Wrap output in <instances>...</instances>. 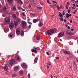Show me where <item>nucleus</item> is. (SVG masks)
Returning a JSON list of instances; mask_svg holds the SVG:
<instances>
[{
	"label": "nucleus",
	"mask_w": 78,
	"mask_h": 78,
	"mask_svg": "<svg viewBox=\"0 0 78 78\" xmlns=\"http://www.w3.org/2000/svg\"><path fill=\"white\" fill-rule=\"evenodd\" d=\"M56 59H59V57H56Z\"/></svg>",
	"instance_id": "nucleus-53"
},
{
	"label": "nucleus",
	"mask_w": 78,
	"mask_h": 78,
	"mask_svg": "<svg viewBox=\"0 0 78 78\" xmlns=\"http://www.w3.org/2000/svg\"><path fill=\"white\" fill-rule=\"evenodd\" d=\"M22 11H25V9H22Z\"/></svg>",
	"instance_id": "nucleus-56"
},
{
	"label": "nucleus",
	"mask_w": 78,
	"mask_h": 78,
	"mask_svg": "<svg viewBox=\"0 0 78 78\" xmlns=\"http://www.w3.org/2000/svg\"><path fill=\"white\" fill-rule=\"evenodd\" d=\"M28 78H30V74H28Z\"/></svg>",
	"instance_id": "nucleus-50"
},
{
	"label": "nucleus",
	"mask_w": 78,
	"mask_h": 78,
	"mask_svg": "<svg viewBox=\"0 0 78 78\" xmlns=\"http://www.w3.org/2000/svg\"><path fill=\"white\" fill-rule=\"evenodd\" d=\"M69 58H73V55H72L71 54H70L69 55Z\"/></svg>",
	"instance_id": "nucleus-32"
},
{
	"label": "nucleus",
	"mask_w": 78,
	"mask_h": 78,
	"mask_svg": "<svg viewBox=\"0 0 78 78\" xmlns=\"http://www.w3.org/2000/svg\"><path fill=\"white\" fill-rule=\"evenodd\" d=\"M22 66L23 67V68H27V65H26V64L24 63L22 65Z\"/></svg>",
	"instance_id": "nucleus-17"
},
{
	"label": "nucleus",
	"mask_w": 78,
	"mask_h": 78,
	"mask_svg": "<svg viewBox=\"0 0 78 78\" xmlns=\"http://www.w3.org/2000/svg\"><path fill=\"white\" fill-rule=\"evenodd\" d=\"M66 18H69V17H71L72 16V14H69L68 13H66L65 15Z\"/></svg>",
	"instance_id": "nucleus-10"
},
{
	"label": "nucleus",
	"mask_w": 78,
	"mask_h": 78,
	"mask_svg": "<svg viewBox=\"0 0 78 78\" xmlns=\"http://www.w3.org/2000/svg\"><path fill=\"white\" fill-rule=\"evenodd\" d=\"M34 49H36L37 50H40V48H39V47H38L37 48H34Z\"/></svg>",
	"instance_id": "nucleus-30"
},
{
	"label": "nucleus",
	"mask_w": 78,
	"mask_h": 78,
	"mask_svg": "<svg viewBox=\"0 0 78 78\" xmlns=\"http://www.w3.org/2000/svg\"><path fill=\"white\" fill-rule=\"evenodd\" d=\"M69 1L67 2L66 3V5H68V4H69Z\"/></svg>",
	"instance_id": "nucleus-49"
},
{
	"label": "nucleus",
	"mask_w": 78,
	"mask_h": 78,
	"mask_svg": "<svg viewBox=\"0 0 78 78\" xmlns=\"http://www.w3.org/2000/svg\"><path fill=\"white\" fill-rule=\"evenodd\" d=\"M9 27L10 29H12L14 27V26L12 25L11 24H10L9 26Z\"/></svg>",
	"instance_id": "nucleus-19"
},
{
	"label": "nucleus",
	"mask_w": 78,
	"mask_h": 78,
	"mask_svg": "<svg viewBox=\"0 0 78 78\" xmlns=\"http://www.w3.org/2000/svg\"><path fill=\"white\" fill-rule=\"evenodd\" d=\"M22 15L23 16H25V13H22Z\"/></svg>",
	"instance_id": "nucleus-41"
},
{
	"label": "nucleus",
	"mask_w": 78,
	"mask_h": 78,
	"mask_svg": "<svg viewBox=\"0 0 78 78\" xmlns=\"http://www.w3.org/2000/svg\"><path fill=\"white\" fill-rule=\"evenodd\" d=\"M7 9V8L6 7H5L4 9L3 10H6Z\"/></svg>",
	"instance_id": "nucleus-47"
},
{
	"label": "nucleus",
	"mask_w": 78,
	"mask_h": 78,
	"mask_svg": "<svg viewBox=\"0 0 78 78\" xmlns=\"http://www.w3.org/2000/svg\"><path fill=\"white\" fill-rule=\"evenodd\" d=\"M14 23L15 27H17L18 25V22L16 21H14Z\"/></svg>",
	"instance_id": "nucleus-18"
},
{
	"label": "nucleus",
	"mask_w": 78,
	"mask_h": 78,
	"mask_svg": "<svg viewBox=\"0 0 78 78\" xmlns=\"http://www.w3.org/2000/svg\"><path fill=\"white\" fill-rule=\"evenodd\" d=\"M19 69V67L18 66H16L14 68V71H17Z\"/></svg>",
	"instance_id": "nucleus-13"
},
{
	"label": "nucleus",
	"mask_w": 78,
	"mask_h": 78,
	"mask_svg": "<svg viewBox=\"0 0 78 78\" xmlns=\"http://www.w3.org/2000/svg\"><path fill=\"white\" fill-rule=\"evenodd\" d=\"M31 26L30 25H29L28 26V28H29L30 29L31 28Z\"/></svg>",
	"instance_id": "nucleus-43"
},
{
	"label": "nucleus",
	"mask_w": 78,
	"mask_h": 78,
	"mask_svg": "<svg viewBox=\"0 0 78 78\" xmlns=\"http://www.w3.org/2000/svg\"><path fill=\"white\" fill-rule=\"evenodd\" d=\"M17 2L18 3H19L20 5H23V2L21 1V0H17Z\"/></svg>",
	"instance_id": "nucleus-14"
},
{
	"label": "nucleus",
	"mask_w": 78,
	"mask_h": 78,
	"mask_svg": "<svg viewBox=\"0 0 78 78\" xmlns=\"http://www.w3.org/2000/svg\"><path fill=\"white\" fill-rule=\"evenodd\" d=\"M16 62V60L14 59L11 60L9 62V65L10 66H13Z\"/></svg>",
	"instance_id": "nucleus-4"
},
{
	"label": "nucleus",
	"mask_w": 78,
	"mask_h": 78,
	"mask_svg": "<svg viewBox=\"0 0 78 78\" xmlns=\"http://www.w3.org/2000/svg\"><path fill=\"white\" fill-rule=\"evenodd\" d=\"M15 58L16 59L17 61H19L20 60V58L18 56H16L15 57Z\"/></svg>",
	"instance_id": "nucleus-20"
},
{
	"label": "nucleus",
	"mask_w": 78,
	"mask_h": 78,
	"mask_svg": "<svg viewBox=\"0 0 78 78\" xmlns=\"http://www.w3.org/2000/svg\"><path fill=\"white\" fill-rule=\"evenodd\" d=\"M16 14L17 16H19V12H16Z\"/></svg>",
	"instance_id": "nucleus-31"
},
{
	"label": "nucleus",
	"mask_w": 78,
	"mask_h": 78,
	"mask_svg": "<svg viewBox=\"0 0 78 78\" xmlns=\"http://www.w3.org/2000/svg\"><path fill=\"white\" fill-rule=\"evenodd\" d=\"M73 64L74 68L75 69V70H77V65L75 64V62L74 61L73 62Z\"/></svg>",
	"instance_id": "nucleus-8"
},
{
	"label": "nucleus",
	"mask_w": 78,
	"mask_h": 78,
	"mask_svg": "<svg viewBox=\"0 0 78 78\" xmlns=\"http://www.w3.org/2000/svg\"><path fill=\"white\" fill-rule=\"evenodd\" d=\"M24 34V32L23 30H21V36H22Z\"/></svg>",
	"instance_id": "nucleus-23"
},
{
	"label": "nucleus",
	"mask_w": 78,
	"mask_h": 78,
	"mask_svg": "<svg viewBox=\"0 0 78 78\" xmlns=\"http://www.w3.org/2000/svg\"><path fill=\"white\" fill-rule=\"evenodd\" d=\"M22 8H21V7H20V10H22Z\"/></svg>",
	"instance_id": "nucleus-64"
},
{
	"label": "nucleus",
	"mask_w": 78,
	"mask_h": 78,
	"mask_svg": "<svg viewBox=\"0 0 78 78\" xmlns=\"http://www.w3.org/2000/svg\"><path fill=\"white\" fill-rule=\"evenodd\" d=\"M46 54L47 55H49V53L48 52H47Z\"/></svg>",
	"instance_id": "nucleus-54"
},
{
	"label": "nucleus",
	"mask_w": 78,
	"mask_h": 78,
	"mask_svg": "<svg viewBox=\"0 0 78 78\" xmlns=\"http://www.w3.org/2000/svg\"><path fill=\"white\" fill-rule=\"evenodd\" d=\"M73 7H74V6H75V4H73Z\"/></svg>",
	"instance_id": "nucleus-61"
},
{
	"label": "nucleus",
	"mask_w": 78,
	"mask_h": 78,
	"mask_svg": "<svg viewBox=\"0 0 78 78\" xmlns=\"http://www.w3.org/2000/svg\"><path fill=\"white\" fill-rule=\"evenodd\" d=\"M21 21V20H20V18H17V19H16V22H17L18 23H20V22Z\"/></svg>",
	"instance_id": "nucleus-16"
},
{
	"label": "nucleus",
	"mask_w": 78,
	"mask_h": 78,
	"mask_svg": "<svg viewBox=\"0 0 78 78\" xmlns=\"http://www.w3.org/2000/svg\"><path fill=\"white\" fill-rule=\"evenodd\" d=\"M39 21V19H34L33 20V22L34 23H36L37 22Z\"/></svg>",
	"instance_id": "nucleus-11"
},
{
	"label": "nucleus",
	"mask_w": 78,
	"mask_h": 78,
	"mask_svg": "<svg viewBox=\"0 0 78 78\" xmlns=\"http://www.w3.org/2000/svg\"><path fill=\"white\" fill-rule=\"evenodd\" d=\"M57 30L55 29H51L50 30L47 31V33H46V34L48 35V36H51L53 34V33H55Z\"/></svg>",
	"instance_id": "nucleus-1"
},
{
	"label": "nucleus",
	"mask_w": 78,
	"mask_h": 78,
	"mask_svg": "<svg viewBox=\"0 0 78 78\" xmlns=\"http://www.w3.org/2000/svg\"><path fill=\"white\" fill-rule=\"evenodd\" d=\"M74 23V24H75V25H76L77 23H76V21H75Z\"/></svg>",
	"instance_id": "nucleus-60"
},
{
	"label": "nucleus",
	"mask_w": 78,
	"mask_h": 78,
	"mask_svg": "<svg viewBox=\"0 0 78 78\" xmlns=\"http://www.w3.org/2000/svg\"><path fill=\"white\" fill-rule=\"evenodd\" d=\"M4 30L5 33H6V31H7V30H6V29H5Z\"/></svg>",
	"instance_id": "nucleus-45"
},
{
	"label": "nucleus",
	"mask_w": 78,
	"mask_h": 78,
	"mask_svg": "<svg viewBox=\"0 0 78 78\" xmlns=\"http://www.w3.org/2000/svg\"><path fill=\"white\" fill-rule=\"evenodd\" d=\"M9 4H11L13 2V0H7Z\"/></svg>",
	"instance_id": "nucleus-15"
},
{
	"label": "nucleus",
	"mask_w": 78,
	"mask_h": 78,
	"mask_svg": "<svg viewBox=\"0 0 78 78\" xmlns=\"http://www.w3.org/2000/svg\"><path fill=\"white\" fill-rule=\"evenodd\" d=\"M63 7V6H62V5H61L60 6V9H62V7Z\"/></svg>",
	"instance_id": "nucleus-40"
},
{
	"label": "nucleus",
	"mask_w": 78,
	"mask_h": 78,
	"mask_svg": "<svg viewBox=\"0 0 78 78\" xmlns=\"http://www.w3.org/2000/svg\"><path fill=\"white\" fill-rule=\"evenodd\" d=\"M29 8H31V5H29L28 6Z\"/></svg>",
	"instance_id": "nucleus-44"
},
{
	"label": "nucleus",
	"mask_w": 78,
	"mask_h": 78,
	"mask_svg": "<svg viewBox=\"0 0 78 78\" xmlns=\"http://www.w3.org/2000/svg\"><path fill=\"white\" fill-rule=\"evenodd\" d=\"M38 9H42V7H37Z\"/></svg>",
	"instance_id": "nucleus-33"
},
{
	"label": "nucleus",
	"mask_w": 78,
	"mask_h": 78,
	"mask_svg": "<svg viewBox=\"0 0 78 78\" xmlns=\"http://www.w3.org/2000/svg\"><path fill=\"white\" fill-rule=\"evenodd\" d=\"M26 25H27V23H26V22H25V21H23L21 23V26L23 28H24L25 27Z\"/></svg>",
	"instance_id": "nucleus-5"
},
{
	"label": "nucleus",
	"mask_w": 78,
	"mask_h": 78,
	"mask_svg": "<svg viewBox=\"0 0 78 78\" xmlns=\"http://www.w3.org/2000/svg\"><path fill=\"white\" fill-rule=\"evenodd\" d=\"M0 68L1 69H3L5 71H7L8 70V67L7 66H5V67H3V66H2L1 65H0Z\"/></svg>",
	"instance_id": "nucleus-3"
},
{
	"label": "nucleus",
	"mask_w": 78,
	"mask_h": 78,
	"mask_svg": "<svg viewBox=\"0 0 78 78\" xmlns=\"http://www.w3.org/2000/svg\"><path fill=\"white\" fill-rule=\"evenodd\" d=\"M72 9H75V8L73 7H72Z\"/></svg>",
	"instance_id": "nucleus-57"
},
{
	"label": "nucleus",
	"mask_w": 78,
	"mask_h": 78,
	"mask_svg": "<svg viewBox=\"0 0 78 78\" xmlns=\"http://www.w3.org/2000/svg\"><path fill=\"white\" fill-rule=\"evenodd\" d=\"M48 65L49 66H51V62H50V61H49V64Z\"/></svg>",
	"instance_id": "nucleus-36"
},
{
	"label": "nucleus",
	"mask_w": 78,
	"mask_h": 78,
	"mask_svg": "<svg viewBox=\"0 0 78 78\" xmlns=\"http://www.w3.org/2000/svg\"><path fill=\"white\" fill-rule=\"evenodd\" d=\"M16 76H17V75H16L15 73H14L12 74V76H13V77H16Z\"/></svg>",
	"instance_id": "nucleus-28"
},
{
	"label": "nucleus",
	"mask_w": 78,
	"mask_h": 78,
	"mask_svg": "<svg viewBox=\"0 0 78 78\" xmlns=\"http://www.w3.org/2000/svg\"><path fill=\"white\" fill-rule=\"evenodd\" d=\"M20 75H21V76H23V71H20Z\"/></svg>",
	"instance_id": "nucleus-21"
},
{
	"label": "nucleus",
	"mask_w": 78,
	"mask_h": 78,
	"mask_svg": "<svg viewBox=\"0 0 78 78\" xmlns=\"http://www.w3.org/2000/svg\"><path fill=\"white\" fill-rule=\"evenodd\" d=\"M42 25H43V23H42L41 21H40V23L39 24V26H40V27H42Z\"/></svg>",
	"instance_id": "nucleus-22"
},
{
	"label": "nucleus",
	"mask_w": 78,
	"mask_h": 78,
	"mask_svg": "<svg viewBox=\"0 0 78 78\" xmlns=\"http://www.w3.org/2000/svg\"><path fill=\"white\" fill-rule=\"evenodd\" d=\"M71 31H74V29H73V28L71 29Z\"/></svg>",
	"instance_id": "nucleus-46"
},
{
	"label": "nucleus",
	"mask_w": 78,
	"mask_h": 78,
	"mask_svg": "<svg viewBox=\"0 0 78 78\" xmlns=\"http://www.w3.org/2000/svg\"><path fill=\"white\" fill-rule=\"evenodd\" d=\"M65 25L66 27H68V25L67 24H65Z\"/></svg>",
	"instance_id": "nucleus-55"
},
{
	"label": "nucleus",
	"mask_w": 78,
	"mask_h": 78,
	"mask_svg": "<svg viewBox=\"0 0 78 78\" xmlns=\"http://www.w3.org/2000/svg\"><path fill=\"white\" fill-rule=\"evenodd\" d=\"M16 33L18 35H19L20 34V29L19 28H18L16 30Z\"/></svg>",
	"instance_id": "nucleus-7"
},
{
	"label": "nucleus",
	"mask_w": 78,
	"mask_h": 78,
	"mask_svg": "<svg viewBox=\"0 0 78 78\" xmlns=\"http://www.w3.org/2000/svg\"><path fill=\"white\" fill-rule=\"evenodd\" d=\"M70 23H72V20H71L70 21Z\"/></svg>",
	"instance_id": "nucleus-63"
},
{
	"label": "nucleus",
	"mask_w": 78,
	"mask_h": 78,
	"mask_svg": "<svg viewBox=\"0 0 78 78\" xmlns=\"http://www.w3.org/2000/svg\"><path fill=\"white\" fill-rule=\"evenodd\" d=\"M10 23V20H6V23H8V24H9Z\"/></svg>",
	"instance_id": "nucleus-25"
},
{
	"label": "nucleus",
	"mask_w": 78,
	"mask_h": 78,
	"mask_svg": "<svg viewBox=\"0 0 78 78\" xmlns=\"http://www.w3.org/2000/svg\"><path fill=\"white\" fill-rule=\"evenodd\" d=\"M57 7L58 10H59V9H60V7H59V5H57Z\"/></svg>",
	"instance_id": "nucleus-38"
},
{
	"label": "nucleus",
	"mask_w": 78,
	"mask_h": 78,
	"mask_svg": "<svg viewBox=\"0 0 78 78\" xmlns=\"http://www.w3.org/2000/svg\"><path fill=\"white\" fill-rule=\"evenodd\" d=\"M52 3H55L56 4H58L57 3V2H56L55 1H53L52 2Z\"/></svg>",
	"instance_id": "nucleus-34"
},
{
	"label": "nucleus",
	"mask_w": 78,
	"mask_h": 78,
	"mask_svg": "<svg viewBox=\"0 0 78 78\" xmlns=\"http://www.w3.org/2000/svg\"><path fill=\"white\" fill-rule=\"evenodd\" d=\"M54 6L57 7L58 6V5L55 4Z\"/></svg>",
	"instance_id": "nucleus-48"
},
{
	"label": "nucleus",
	"mask_w": 78,
	"mask_h": 78,
	"mask_svg": "<svg viewBox=\"0 0 78 78\" xmlns=\"http://www.w3.org/2000/svg\"><path fill=\"white\" fill-rule=\"evenodd\" d=\"M66 7L67 9H68V6H67V5H66Z\"/></svg>",
	"instance_id": "nucleus-59"
},
{
	"label": "nucleus",
	"mask_w": 78,
	"mask_h": 78,
	"mask_svg": "<svg viewBox=\"0 0 78 78\" xmlns=\"http://www.w3.org/2000/svg\"><path fill=\"white\" fill-rule=\"evenodd\" d=\"M40 3L41 5H44V3H42V2H40Z\"/></svg>",
	"instance_id": "nucleus-39"
},
{
	"label": "nucleus",
	"mask_w": 78,
	"mask_h": 78,
	"mask_svg": "<svg viewBox=\"0 0 78 78\" xmlns=\"http://www.w3.org/2000/svg\"><path fill=\"white\" fill-rule=\"evenodd\" d=\"M34 52L35 53H37V50L35 49L34 51Z\"/></svg>",
	"instance_id": "nucleus-35"
},
{
	"label": "nucleus",
	"mask_w": 78,
	"mask_h": 78,
	"mask_svg": "<svg viewBox=\"0 0 78 78\" xmlns=\"http://www.w3.org/2000/svg\"><path fill=\"white\" fill-rule=\"evenodd\" d=\"M37 60H38V58L36 57L34 60V62H37Z\"/></svg>",
	"instance_id": "nucleus-24"
},
{
	"label": "nucleus",
	"mask_w": 78,
	"mask_h": 78,
	"mask_svg": "<svg viewBox=\"0 0 78 78\" xmlns=\"http://www.w3.org/2000/svg\"><path fill=\"white\" fill-rule=\"evenodd\" d=\"M47 69H49V66H48V65H47Z\"/></svg>",
	"instance_id": "nucleus-58"
},
{
	"label": "nucleus",
	"mask_w": 78,
	"mask_h": 78,
	"mask_svg": "<svg viewBox=\"0 0 78 78\" xmlns=\"http://www.w3.org/2000/svg\"><path fill=\"white\" fill-rule=\"evenodd\" d=\"M64 32H62L58 34V36L59 37H61L64 36Z\"/></svg>",
	"instance_id": "nucleus-6"
},
{
	"label": "nucleus",
	"mask_w": 78,
	"mask_h": 78,
	"mask_svg": "<svg viewBox=\"0 0 78 78\" xmlns=\"http://www.w3.org/2000/svg\"><path fill=\"white\" fill-rule=\"evenodd\" d=\"M36 38L37 40L38 41V40H40V36H39L37 35L36 36Z\"/></svg>",
	"instance_id": "nucleus-26"
},
{
	"label": "nucleus",
	"mask_w": 78,
	"mask_h": 78,
	"mask_svg": "<svg viewBox=\"0 0 78 78\" xmlns=\"http://www.w3.org/2000/svg\"><path fill=\"white\" fill-rule=\"evenodd\" d=\"M13 9H14V10H16V6L15 5H14L13 6Z\"/></svg>",
	"instance_id": "nucleus-29"
},
{
	"label": "nucleus",
	"mask_w": 78,
	"mask_h": 78,
	"mask_svg": "<svg viewBox=\"0 0 78 78\" xmlns=\"http://www.w3.org/2000/svg\"><path fill=\"white\" fill-rule=\"evenodd\" d=\"M32 52H34V49L32 50Z\"/></svg>",
	"instance_id": "nucleus-51"
},
{
	"label": "nucleus",
	"mask_w": 78,
	"mask_h": 78,
	"mask_svg": "<svg viewBox=\"0 0 78 78\" xmlns=\"http://www.w3.org/2000/svg\"><path fill=\"white\" fill-rule=\"evenodd\" d=\"M13 18L15 20L17 19V17H16V14H15L13 16Z\"/></svg>",
	"instance_id": "nucleus-27"
},
{
	"label": "nucleus",
	"mask_w": 78,
	"mask_h": 78,
	"mask_svg": "<svg viewBox=\"0 0 78 78\" xmlns=\"http://www.w3.org/2000/svg\"><path fill=\"white\" fill-rule=\"evenodd\" d=\"M65 55H67L68 54H70V52L68 51L65 50L63 51Z\"/></svg>",
	"instance_id": "nucleus-9"
},
{
	"label": "nucleus",
	"mask_w": 78,
	"mask_h": 78,
	"mask_svg": "<svg viewBox=\"0 0 78 78\" xmlns=\"http://www.w3.org/2000/svg\"><path fill=\"white\" fill-rule=\"evenodd\" d=\"M9 37H12V35L11 34H10L9 35Z\"/></svg>",
	"instance_id": "nucleus-42"
},
{
	"label": "nucleus",
	"mask_w": 78,
	"mask_h": 78,
	"mask_svg": "<svg viewBox=\"0 0 78 78\" xmlns=\"http://www.w3.org/2000/svg\"><path fill=\"white\" fill-rule=\"evenodd\" d=\"M59 16L60 17V20L61 21H62V22H63V19H64V18H62L63 17V16L64 15H65V10H64L63 12V15H62L61 14V12H59Z\"/></svg>",
	"instance_id": "nucleus-2"
},
{
	"label": "nucleus",
	"mask_w": 78,
	"mask_h": 78,
	"mask_svg": "<svg viewBox=\"0 0 78 78\" xmlns=\"http://www.w3.org/2000/svg\"><path fill=\"white\" fill-rule=\"evenodd\" d=\"M69 31H70L69 30H68V31H67L66 32V34H69V35H72L73 34V33H72L71 31L70 32H69Z\"/></svg>",
	"instance_id": "nucleus-12"
},
{
	"label": "nucleus",
	"mask_w": 78,
	"mask_h": 78,
	"mask_svg": "<svg viewBox=\"0 0 78 78\" xmlns=\"http://www.w3.org/2000/svg\"><path fill=\"white\" fill-rule=\"evenodd\" d=\"M67 28H68V29H70V27L69 26H68V27H67Z\"/></svg>",
	"instance_id": "nucleus-62"
},
{
	"label": "nucleus",
	"mask_w": 78,
	"mask_h": 78,
	"mask_svg": "<svg viewBox=\"0 0 78 78\" xmlns=\"http://www.w3.org/2000/svg\"><path fill=\"white\" fill-rule=\"evenodd\" d=\"M63 21H64V22H67V20H65V19H64L63 20Z\"/></svg>",
	"instance_id": "nucleus-52"
},
{
	"label": "nucleus",
	"mask_w": 78,
	"mask_h": 78,
	"mask_svg": "<svg viewBox=\"0 0 78 78\" xmlns=\"http://www.w3.org/2000/svg\"><path fill=\"white\" fill-rule=\"evenodd\" d=\"M68 12L69 14H70V10L69 9L68 10Z\"/></svg>",
	"instance_id": "nucleus-37"
}]
</instances>
